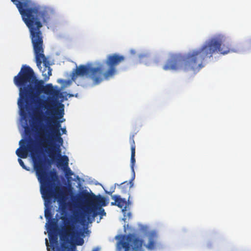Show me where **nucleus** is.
<instances>
[{
    "label": "nucleus",
    "instance_id": "dca6fc26",
    "mask_svg": "<svg viewBox=\"0 0 251 251\" xmlns=\"http://www.w3.org/2000/svg\"><path fill=\"white\" fill-rule=\"evenodd\" d=\"M129 142L131 146V151H135V143L134 140L133 135L130 137Z\"/></svg>",
    "mask_w": 251,
    "mask_h": 251
},
{
    "label": "nucleus",
    "instance_id": "f257e3e1",
    "mask_svg": "<svg viewBox=\"0 0 251 251\" xmlns=\"http://www.w3.org/2000/svg\"><path fill=\"white\" fill-rule=\"evenodd\" d=\"M11 1L16 5L29 29L36 65L42 73L44 81H47L52 75V69L44 53L43 37L40 28L50 20V11L48 8L40 6L29 7L28 0Z\"/></svg>",
    "mask_w": 251,
    "mask_h": 251
},
{
    "label": "nucleus",
    "instance_id": "20e7f679",
    "mask_svg": "<svg viewBox=\"0 0 251 251\" xmlns=\"http://www.w3.org/2000/svg\"><path fill=\"white\" fill-rule=\"evenodd\" d=\"M34 143L33 140L29 141L26 146L18 148L16 153L19 157L25 158L28 152H30L34 164V169L41 183L40 191L45 201V206L48 207L51 203L52 198L57 199L59 202H61L66 199L67 188L64 187L60 189L56 187L54 189V181L57 178L56 173L54 171H50L49 173L47 172L46 161L38 157L37 151Z\"/></svg>",
    "mask_w": 251,
    "mask_h": 251
},
{
    "label": "nucleus",
    "instance_id": "6ab92c4d",
    "mask_svg": "<svg viewBox=\"0 0 251 251\" xmlns=\"http://www.w3.org/2000/svg\"><path fill=\"white\" fill-rule=\"evenodd\" d=\"M64 170L65 171L66 174L67 176H72L73 175V173L70 168L69 167H66L65 169H64Z\"/></svg>",
    "mask_w": 251,
    "mask_h": 251
},
{
    "label": "nucleus",
    "instance_id": "f8f14e48",
    "mask_svg": "<svg viewBox=\"0 0 251 251\" xmlns=\"http://www.w3.org/2000/svg\"><path fill=\"white\" fill-rule=\"evenodd\" d=\"M57 157H59L60 158L57 160V163L58 166H61L63 168V169H65L66 167H68L69 165V158L66 155H63L61 156V154H60V155H58L56 154H55L54 159H52L50 157V158L51 159V160L52 161H54Z\"/></svg>",
    "mask_w": 251,
    "mask_h": 251
},
{
    "label": "nucleus",
    "instance_id": "4468645a",
    "mask_svg": "<svg viewBox=\"0 0 251 251\" xmlns=\"http://www.w3.org/2000/svg\"><path fill=\"white\" fill-rule=\"evenodd\" d=\"M117 206L122 209L123 212L126 211L127 202L125 199L121 198L119 195H116Z\"/></svg>",
    "mask_w": 251,
    "mask_h": 251
},
{
    "label": "nucleus",
    "instance_id": "9b49d317",
    "mask_svg": "<svg viewBox=\"0 0 251 251\" xmlns=\"http://www.w3.org/2000/svg\"><path fill=\"white\" fill-rule=\"evenodd\" d=\"M149 243L145 245L149 250H154L157 245V234L155 231L150 232L148 234Z\"/></svg>",
    "mask_w": 251,
    "mask_h": 251
},
{
    "label": "nucleus",
    "instance_id": "5701e85b",
    "mask_svg": "<svg viewBox=\"0 0 251 251\" xmlns=\"http://www.w3.org/2000/svg\"><path fill=\"white\" fill-rule=\"evenodd\" d=\"M61 129V131H62V134H66V132H67V131H66V129L65 128H60Z\"/></svg>",
    "mask_w": 251,
    "mask_h": 251
},
{
    "label": "nucleus",
    "instance_id": "423d86ee",
    "mask_svg": "<svg viewBox=\"0 0 251 251\" xmlns=\"http://www.w3.org/2000/svg\"><path fill=\"white\" fill-rule=\"evenodd\" d=\"M61 126L60 121L52 119L48 124L41 125L38 131L40 146L47 149L49 157L52 159L55 154L60 155V147L63 144L60 131Z\"/></svg>",
    "mask_w": 251,
    "mask_h": 251
},
{
    "label": "nucleus",
    "instance_id": "f03ea898",
    "mask_svg": "<svg viewBox=\"0 0 251 251\" xmlns=\"http://www.w3.org/2000/svg\"><path fill=\"white\" fill-rule=\"evenodd\" d=\"M225 42L226 37L219 35L205 41L200 48L190 50L184 55L173 54L163 69L165 71L181 69L184 72H197L204 66L206 58L211 57L213 54L219 52L225 55L233 51L231 45Z\"/></svg>",
    "mask_w": 251,
    "mask_h": 251
},
{
    "label": "nucleus",
    "instance_id": "39448f33",
    "mask_svg": "<svg viewBox=\"0 0 251 251\" xmlns=\"http://www.w3.org/2000/svg\"><path fill=\"white\" fill-rule=\"evenodd\" d=\"M125 60L124 56L117 53H113L107 55L103 63L106 65L107 69L104 72L103 64L101 63L97 64V67L80 65L75 69V75L76 76L88 75L93 80L95 84L101 82L103 79H108L117 74L116 67Z\"/></svg>",
    "mask_w": 251,
    "mask_h": 251
},
{
    "label": "nucleus",
    "instance_id": "a878e982",
    "mask_svg": "<svg viewBox=\"0 0 251 251\" xmlns=\"http://www.w3.org/2000/svg\"><path fill=\"white\" fill-rule=\"evenodd\" d=\"M47 250H48V251H50V250L49 248H47Z\"/></svg>",
    "mask_w": 251,
    "mask_h": 251
},
{
    "label": "nucleus",
    "instance_id": "b1692460",
    "mask_svg": "<svg viewBox=\"0 0 251 251\" xmlns=\"http://www.w3.org/2000/svg\"><path fill=\"white\" fill-rule=\"evenodd\" d=\"M46 244H47V245H48V240H47V239H46Z\"/></svg>",
    "mask_w": 251,
    "mask_h": 251
},
{
    "label": "nucleus",
    "instance_id": "393cba45",
    "mask_svg": "<svg viewBox=\"0 0 251 251\" xmlns=\"http://www.w3.org/2000/svg\"><path fill=\"white\" fill-rule=\"evenodd\" d=\"M23 142V140H21L20 141V143L19 144H21V142Z\"/></svg>",
    "mask_w": 251,
    "mask_h": 251
},
{
    "label": "nucleus",
    "instance_id": "a211bd4d",
    "mask_svg": "<svg viewBox=\"0 0 251 251\" xmlns=\"http://www.w3.org/2000/svg\"><path fill=\"white\" fill-rule=\"evenodd\" d=\"M18 161L20 165V166L23 168L25 170H27V171H29V168L28 167H27L24 164L23 161L20 159V158H18Z\"/></svg>",
    "mask_w": 251,
    "mask_h": 251
},
{
    "label": "nucleus",
    "instance_id": "0eeeda50",
    "mask_svg": "<svg viewBox=\"0 0 251 251\" xmlns=\"http://www.w3.org/2000/svg\"><path fill=\"white\" fill-rule=\"evenodd\" d=\"M45 217L49 223L48 225V232L49 238L52 244V250L53 251H77L75 246L69 248L64 243H62L60 246L58 245L57 236L54 233L57 226L56 223L54 219L52 218L51 211L50 209L46 208L45 209Z\"/></svg>",
    "mask_w": 251,
    "mask_h": 251
},
{
    "label": "nucleus",
    "instance_id": "6e6552de",
    "mask_svg": "<svg viewBox=\"0 0 251 251\" xmlns=\"http://www.w3.org/2000/svg\"><path fill=\"white\" fill-rule=\"evenodd\" d=\"M118 251H144V241L134 234L119 236Z\"/></svg>",
    "mask_w": 251,
    "mask_h": 251
},
{
    "label": "nucleus",
    "instance_id": "bb28decb",
    "mask_svg": "<svg viewBox=\"0 0 251 251\" xmlns=\"http://www.w3.org/2000/svg\"><path fill=\"white\" fill-rule=\"evenodd\" d=\"M50 164V162L49 161V165Z\"/></svg>",
    "mask_w": 251,
    "mask_h": 251
},
{
    "label": "nucleus",
    "instance_id": "7ed1b4c3",
    "mask_svg": "<svg viewBox=\"0 0 251 251\" xmlns=\"http://www.w3.org/2000/svg\"><path fill=\"white\" fill-rule=\"evenodd\" d=\"M15 85L19 88V99L18 105L21 109L24 108L25 102L28 101L38 103L40 106L46 108L51 113L54 112L59 118L64 115V105L60 103V109H55L54 106L49 102L42 100L39 99L40 95L44 93L48 95H57L58 91L53 88L52 84L44 85L43 80H39L33 69L26 65H23L18 75L14 77Z\"/></svg>",
    "mask_w": 251,
    "mask_h": 251
},
{
    "label": "nucleus",
    "instance_id": "4be33fe9",
    "mask_svg": "<svg viewBox=\"0 0 251 251\" xmlns=\"http://www.w3.org/2000/svg\"><path fill=\"white\" fill-rule=\"evenodd\" d=\"M112 190H110V191H107L106 190H105V193L106 194H107L109 195H111L114 192L115 188L111 189Z\"/></svg>",
    "mask_w": 251,
    "mask_h": 251
},
{
    "label": "nucleus",
    "instance_id": "9d476101",
    "mask_svg": "<svg viewBox=\"0 0 251 251\" xmlns=\"http://www.w3.org/2000/svg\"><path fill=\"white\" fill-rule=\"evenodd\" d=\"M61 219L64 224L63 230L64 234L68 237L70 236L71 238L73 240L78 234L75 225L77 221L78 216H74L71 218L66 216H62Z\"/></svg>",
    "mask_w": 251,
    "mask_h": 251
},
{
    "label": "nucleus",
    "instance_id": "1a4fd4ad",
    "mask_svg": "<svg viewBox=\"0 0 251 251\" xmlns=\"http://www.w3.org/2000/svg\"><path fill=\"white\" fill-rule=\"evenodd\" d=\"M83 198L88 201L91 206L88 208L87 213L89 216L92 214L93 218L98 215L97 207L106 206L108 203V200L100 195L96 196L94 194L90 195L89 193H86L82 195Z\"/></svg>",
    "mask_w": 251,
    "mask_h": 251
},
{
    "label": "nucleus",
    "instance_id": "ddd939ff",
    "mask_svg": "<svg viewBox=\"0 0 251 251\" xmlns=\"http://www.w3.org/2000/svg\"><path fill=\"white\" fill-rule=\"evenodd\" d=\"M134 176H135L134 175ZM134 178L133 176L129 181H125L121 183L120 185L115 183V186L118 185L121 189V191L123 193H126L128 192L129 189L133 186V180Z\"/></svg>",
    "mask_w": 251,
    "mask_h": 251
},
{
    "label": "nucleus",
    "instance_id": "412c9836",
    "mask_svg": "<svg viewBox=\"0 0 251 251\" xmlns=\"http://www.w3.org/2000/svg\"><path fill=\"white\" fill-rule=\"evenodd\" d=\"M84 243V240L82 238H80L77 242L76 245L81 246Z\"/></svg>",
    "mask_w": 251,
    "mask_h": 251
},
{
    "label": "nucleus",
    "instance_id": "aec40b11",
    "mask_svg": "<svg viewBox=\"0 0 251 251\" xmlns=\"http://www.w3.org/2000/svg\"><path fill=\"white\" fill-rule=\"evenodd\" d=\"M112 199L114 200V202H112L111 203V205H116L117 206V196L116 195H113L112 196Z\"/></svg>",
    "mask_w": 251,
    "mask_h": 251
},
{
    "label": "nucleus",
    "instance_id": "2eb2a0df",
    "mask_svg": "<svg viewBox=\"0 0 251 251\" xmlns=\"http://www.w3.org/2000/svg\"><path fill=\"white\" fill-rule=\"evenodd\" d=\"M135 151H131V158H130V167L134 172V166L135 163Z\"/></svg>",
    "mask_w": 251,
    "mask_h": 251
},
{
    "label": "nucleus",
    "instance_id": "f3484780",
    "mask_svg": "<svg viewBox=\"0 0 251 251\" xmlns=\"http://www.w3.org/2000/svg\"><path fill=\"white\" fill-rule=\"evenodd\" d=\"M97 211L98 212V215L100 214L101 216H105L106 215V212H105L104 209L101 207H97Z\"/></svg>",
    "mask_w": 251,
    "mask_h": 251
}]
</instances>
